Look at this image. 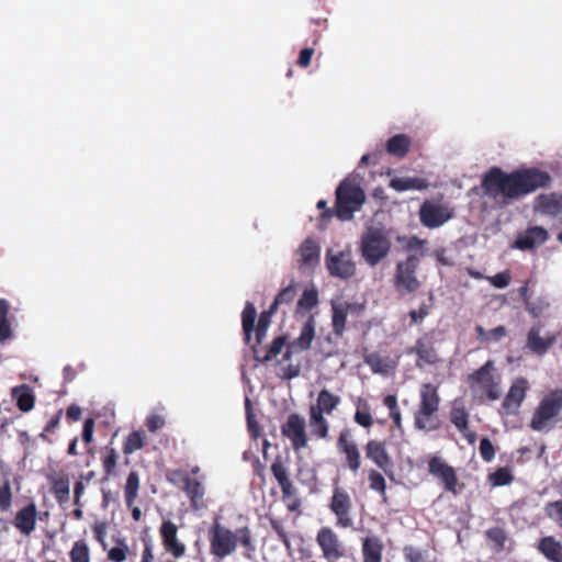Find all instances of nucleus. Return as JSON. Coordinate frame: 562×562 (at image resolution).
<instances>
[{
    "label": "nucleus",
    "mask_w": 562,
    "mask_h": 562,
    "mask_svg": "<svg viewBox=\"0 0 562 562\" xmlns=\"http://www.w3.org/2000/svg\"><path fill=\"white\" fill-rule=\"evenodd\" d=\"M115 543V547L109 550L108 559L112 562H124L127 558L128 546L122 539H116Z\"/></svg>",
    "instance_id": "obj_42"
},
{
    "label": "nucleus",
    "mask_w": 562,
    "mask_h": 562,
    "mask_svg": "<svg viewBox=\"0 0 562 562\" xmlns=\"http://www.w3.org/2000/svg\"><path fill=\"white\" fill-rule=\"evenodd\" d=\"M283 348H284V338L283 337L276 338L273 340L272 345L270 346L268 352L266 353V356L261 359V361L268 362V361L273 360L281 353Z\"/></svg>",
    "instance_id": "obj_48"
},
{
    "label": "nucleus",
    "mask_w": 562,
    "mask_h": 562,
    "mask_svg": "<svg viewBox=\"0 0 562 562\" xmlns=\"http://www.w3.org/2000/svg\"><path fill=\"white\" fill-rule=\"evenodd\" d=\"M139 490V476L136 472H131L125 484L126 505L131 506L137 497Z\"/></svg>",
    "instance_id": "obj_40"
},
{
    "label": "nucleus",
    "mask_w": 562,
    "mask_h": 562,
    "mask_svg": "<svg viewBox=\"0 0 562 562\" xmlns=\"http://www.w3.org/2000/svg\"><path fill=\"white\" fill-rule=\"evenodd\" d=\"M488 537L492 540H494L499 548L504 547L506 537H505V533H504V531L502 529L496 528V529L490 530L488 531Z\"/></svg>",
    "instance_id": "obj_59"
},
{
    "label": "nucleus",
    "mask_w": 562,
    "mask_h": 562,
    "mask_svg": "<svg viewBox=\"0 0 562 562\" xmlns=\"http://www.w3.org/2000/svg\"><path fill=\"white\" fill-rule=\"evenodd\" d=\"M209 539L211 553L218 559L233 554L238 543L236 532L221 525L217 520L209 531Z\"/></svg>",
    "instance_id": "obj_8"
},
{
    "label": "nucleus",
    "mask_w": 562,
    "mask_h": 562,
    "mask_svg": "<svg viewBox=\"0 0 562 562\" xmlns=\"http://www.w3.org/2000/svg\"><path fill=\"white\" fill-rule=\"evenodd\" d=\"M300 269L313 271L321 261V246L315 238H306L297 248Z\"/></svg>",
    "instance_id": "obj_12"
},
{
    "label": "nucleus",
    "mask_w": 562,
    "mask_h": 562,
    "mask_svg": "<svg viewBox=\"0 0 562 562\" xmlns=\"http://www.w3.org/2000/svg\"><path fill=\"white\" fill-rule=\"evenodd\" d=\"M315 337V322L313 316H310L308 319L304 323L300 336L292 341L288 347L302 352L310 348L313 339Z\"/></svg>",
    "instance_id": "obj_26"
},
{
    "label": "nucleus",
    "mask_w": 562,
    "mask_h": 562,
    "mask_svg": "<svg viewBox=\"0 0 562 562\" xmlns=\"http://www.w3.org/2000/svg\"><path fill=\"white\" fill-rule=\"evenodd\" d=\"M414 350L416 351L418 359L422 361H425L427 363H435L438 360L435 350L426 346V344L420 340L417 341L416 346L414 347Z\"/></svg>",
    "instance_id": "obj_44"
},
{
    "label": "nucleus",
    "mask_w": 562,
    "mask_h": 562,
    "mask_svg": "<svg viewBox=\"0 0 562 562\" xmlns=\"http://www.w3.org/2000/svg\"><path fill=\"white\" fill-rule=\"evenodd\" d=\"M429 472L445 484L447 491L456 492L458 483L456 472L441 458L435 457L429 461Z\"/></svg>",
    "instance_id": "obj_17"
},
{
    "label": "nucleus",
    "mask_w": 562,
    "mask_h": 562,
    "mask_svg": "<svg viewBox=\"0 0 562 562\" xmlns=\"http://www.w3.org/2000/svg\"><path fill=\"white\" fill-rule=\"evenodd\" d=\"M71 562H90V550L86 542L76 541L69 552Z\"/></svg>",
    "instance_id": "obj_41"
},
{
    "label": "nucleus",
    "mask_w": 562,
    "mask_h": 562,
    "mask_svg": "<svg viewBox=\"0 0 562 562\" xmlns=\"http://www.w3.org/2000/svg\"><path fill=\"white\" fill-rule=\"evenodd\" d=\"M12 398L22 412H29L34 407L35 398L31 386L22 384L11 390Z\"/></svg>",
    "instance_id": "obj_29"
},
{
    "label": "nucleus",
    "mask_w": 562,
    "mask_h": 562,
    "mask_svg": "<svg viewBox=\"0 0 562 562\" xmlns=\"http://www.w3.org/2000/svg\"><path fill=\"white\" fill-rule=\"evenodd\" d=\"M330 305L333 331L337 336H341L344 334L348 315L356 312L360 313L363 310L361 304L342 299H333Z\"/></svg>",
    "instance_id": "obj_10"
},
{
    "label": "nucleus",
    "mask_w": 562,
    "mask_h": 562,
    "mask_svg": "<svg viewBox=\"0 0 562 562\" xmlns=\"http://www.w3.org/2000/svg\"><path fill=\"white\" fill-rule=\"evenodd\" d=\"M164 425H165V418L159 415H150L146 419V426L151 432H155L158 429L162 428Z\"/></svg>",
    "instance_id": "obj_57"
},
{
    "label": "nucleus",
    "mask_w": 562,
    "mask_h": 562,
    "mask_svg": "<svg viewBox=\"0 0 562 562\" xmlns=\"http://www.w3.org/2000/svg\"><path fill=\"white\" fill-rule=\"evenodd\" d=\"M527 389V380L522 378H518L513 382L503 402V408L506 414L514 415L518 412L519 407L521 406V403L525 400Z\"/></svg>",
    "instance_id": "obj_15"
},
{
    "label": "nucleus",
    "mask_w": 562,
    "mask_h": 562,
    "mask_svg": "<svg viewBox=\"0 0 562 562\" xmlns=\"http://www.w3.org/2000/svg\"><path fill=\"white\" fill-rule=\"evenodd\" d=\"M539 550L549 560L562 562V544L553 537H546L539 543Z\"/></svg>",
    "instance_id": "obj_32"
},
{
    "label": "nucleus",
    "mask_w": 562,
    "mask_h": 562,
    "mask_svg": "<svg viewBox=\"0 0 562 562\" xmlns=\"http://www.w3.org/2000/svg\"><path fill=\"white\" fill-rule=\"evenodd\" d=\"M366 202L361 187L345 179L336 189V215L341 221H350Z\"/></svg>",
    "instance_id": "obj_3"
},
{
    "label": "nucleus",
    "mask_w": 562,
    "mask_h": 562,
    "mask_svg": "<svg viewBox=\"0 0 562 562\" xmlns=\"http://www.w3.org/2000/svg\"><path fill=\"white\" fill-rule=\"evenodd\" d=\"M310 427L312 434L319 438H325L328 434V422L324 415H321L316 412L310 411Z\"/></svg>",
    "instance_id": "obj_38"
},
{
    "label": "nucleus",
    "mask_w": 562,
    "mask_h": 562,
    "mask_svg": "<svg viewBox=\"0 0 562 562\" xmlns=\"http://www.w3.org/2000/svg\"><path fill=\"white\" fill-rule=\"evenodd\" d=\"M468 417L469 415L467 409L458 402H456L451 411V422L463 434L470 443H474L476 440V435L469 430Z\"/></svg>",
    "instance_id": "obj_24"
},
{
    "label": "nucleus",
    "mask_w": 562,
    "mask_h": 562,
    "mask_svg": "<svg viewBox=\"0 0 562 562\" xmlns=\"http://www.w3.org/2000/svg\"><path fill=\"white\" fill-rule=\"evenodd\" d=\"M418 266L419 259L415 255H409L406 259L397 262L394 286L400 294L414 293L419 289L420 281L416 274Z\"/></svg>",
    "instance_id": "obj_6"
},
{
    "label": "nucleus",
    "mask_w": 562,
    "mask_h": 562,
    "mask_svg": "<svg viewBox=\"0 0 562 562\" xmlns=\"http://www.w3.org/2000/svg\"><path fill=\"white\" fill-rule=\"evenodd\" d=\"M37 508L34 503L29 504L16 513L14 526L23 535L30 536L36 526Z\"/></svg>",
    "instance_id": "obj_20"
},
{
    "label": "nucleus",
    "mask_w": 562,
    "mask_h": 562,
    "mask_svg": "<svg viewBox=\"0 0 562 562\" xmlns=\"http://www.w3.org/2000/svg\"><path fill=\"white\" fill-rule=\"evenodd\" d=\"M318 304V291L314 284H310L303 291L300 300L297 301V311H311Z\"/></svg>",
    "instance_id": "obj_37"
},
{
    "label": "nucleus",
    "mask_w": 562,
    "mask_h": 562,
    "mask_svg": "<svg viewBox=\"0 0 562 562\" xmlns=\"http://www.w3.org/2000/svg\"><path fill=\"white\" fill-rule=\"evenodd\" d=\"M340 398L334 395L328 390L324 389L318 393L316 404L311 406V412H316L321 415L331 414L339 405Z\"/></svg>",
    "instance_id": "obj_27"
},
{
    "label": "nucleus",
    "mask_w": 562,
    "mask_h": 562,
    "mask_svg": "<svg viewBox=\"0 0 562 562\" xmlns=\"http://www.w3.org/2000/svg\"><path fill=\"white\" fill-rule=\"evenodd\" d=\"M272 314H268L265 312L261 314L258 325H257V342L260 344L262 339L266 337L269 325H270V316Z\"/></svg>",
    "instance_id": "obj_51"
},
{
    "label": "nucleus",
    "mask_w": 562,
    "mask_h": 562,
    "mask_svg": "<svg viewBox=\"0 0 562 562\" xmlns=\"http://www.w3.org/2000/svg\"><path fill=\"white\" fill-rule=\"evenodd\" d=\"M256 316L257 311L255 306L251 303H247L241 314L243 329L247 341L250 340L251 331L255 326Z\"/></svg>",
    "instance_id": "obj_39"
},
{
    "label": "nucleus",
    "mask_w": 562,
    "mask_h": 562,
    "mask_svg": "<svg viewBox=\"0 0 562 562\" xmlns=\"http://www.w3.org/2000/svg\"><path fill=\"white\" fill-rule=\"evenodd\" d=\"M312 55H313L312 48H305V49L301 50V54H300V57L297 60L299 65L302 67H307L311 63Z\"/></svg>",
    "instance_id": "obj_63"
},
{
    "label": "nucleus",
    "mask_w": 562,
    "mask_h": 562,
    "mask_svg": "<svg viewBox=\"0 0 562 562\" xmlns=\"http://www.w3.org/2000/svg\"><path fill=\"white\" fill-rule=\"evenodd\" d=\"M238 541L250 552L255 551V546L252 543L251 532L248 527L239 528L236 531Z\"/></svg>",
    "instance_id": "obj_52"
},
{
    "label": "nucleus",
    "mask_w": 562,
    "mask_h": 562,
    "mask_svg": "<svg viewBox=\"0 0 562 562\" xmlns=\"http://www.w3.org/2000/svg\"><path fill=\"white\" fill-rule=\"evenodd\" d=\"M555 341L553 335L542 337L539 329H531L528 334L527 345L537 353H544Z\"/></svg>",
    "instance_id": "obj_30"
},
{
    "label": "nucleus",
    "mask_w": 562,
    "mask_h": 562,
    "mask_svg": "<svg viewBox=\"0 0 562 562\" xmlns=\"http://www.w3.org/2000/svg\"><path fill=\"white\" fill-rule=\"evenodd\" d=\"M364 562H381L382 544L376 538H366L362 547Z\"/></svg>",
    "instance_id": "obj_34"
},
{
    "label": "nucleus",
    "mask_w": 562,
    "mask_h": 562,
    "mask_svg": "<svg viewBox=\"0 0 562 562\" xmlns=\"http://www.w3.org/2000/svg\"><path fill=\"white\" fill-rule=\"evenodd\" d=\"M366 456L385 472L392 464L385 445L382 441H369L366 447Z\"/></svg>",
    "instance_id": "obj_21"
},
{
    "label": "nucleus",
    "mask_w": 562,
    "mask_h": 562,
    "mask_svg": "<svg viewBox=\"0 0 562 562\" xmlns=\"http://www.w3.org/2000/svg\"><path fill=\"white\" fill-rule=\"evenodd\" d=\"M412 145L411 138L405 134H396L386 143V151L396 157H404Z\"/></svg>",
    "instance_id": "obj_31"
},
{
    "label": "nucleus",
    "mask_w": 562,
    "mask_h": 562,
    "mask_svg": "<svg viewBox=\"0 0 562 562\" xmlns=\"http://www.w3.org/2000/svg\"><path fill=\"white\" fill-rule=\"evenodd\" d=\"M325 263L329 274L339 279H349L353 277L357 271V263L349 248L327 249Z\"/></svg>",
    "instance_id": "obj_7"
},
{
    "label": "nucleus",
    "mask_w": 562,
    "mask_h": 562,
    "mask_svg": "<svg viewBox=\"0 0 562 562\" xmlns=\"http://www.w3.org/2000/svg\"><path fill=\"white\" fill-rule=\"evenodd\" d=\"M428 181L418 177H394L390 181V188L397 192L420 191L427 189Z\"/></svg>",
    "instance_id": "obj_23"
},
{
    "label": "nucleus",
    "mask_w": 562,
    "mask_h": 562,
    "mask_svg": "<svg viewBox=\"0 0 562 562\" xmlns=\"http://www.w3.org/2000/svg\"><path fill=\"white\" fill-rule=\"evenodd\" d=\"M369 482H370V488L373 491L379 492L383 498L385 499V490L386 484L384 477L376 471H371L369 473Z\"/></svg>",
    "instance_id": "obj_45"
},
{
    "label": "nucleus",
    "mask_w": 562,
    "mask_h": 562,
    "mask_svg": "<svg viewBox=\"0 0 562 562\" xmlns=\"http://www.w3.org/2000/svg\"><path fill=\"white\" fill-rule=\"evenodd\" d=\"M419 395V408L423 409L424 413L428 412L437 414L440 404V397L437 387L431 383H426L422 385Z\"/></svg>",
    "instance_id": "obj_22"
},
{
    "label": "nucleus",
    "mask_w": 562,
    "mask_h": 562,
    "mask_svg": "<svg viewBox=\"0 0 562 562\" xmlns=\"http://www.w3.org/2000/svg\"><path fill=\"white\" fill-rule=\"evenodd\" d=\"M562 409V390L552 391L544 396L531 418L530 427L535 431L549 430Z\"/></svg>",
    "instance_id": "obj_4"
},
{
    "label": "nucleus",
    "mask_w": 562,
    "mask_h": 562,
    "mask_svg": "<svg viewBox=\"0 0 562 562\" xmlns=\"http://www.w3.org/2000/svg\"><path fill=\"white\" fill-rule=\"evenodd\" d=\"M330 508L336 515L337 524L340 527L348 528L352 525V519L349 515L351 509V499L345 490L338 486L334 488Z\"/></svg>",
    "instance_id": "obj_11"
},
{
    "label": "nucleus",
    "mask_w": 562,
    "mask_h": 562,
    "mask_svg": "<svg viewBox=\"0 0 562 562\" xmlns=\"http://www.w3.org/2000/svg\"><path fill=\"white\" fill-rule=\"evenodd\" d=\"M93 438V420L87 419L83 424L82 439L86 442H91Z\"/></svg>",
    "instance_id": "obj_61"
},
{
    "label": "nucleus",
    "mask_w": 562,
    "mask_h": 562,
    "mask_svg": "<svg viewBox=\"0 0 562 562\" xmlns=\"http://www.w3.org/2000/svg\"><path fill=\"white\" fill-rule=\"evenodd\" d=\"M392 241L389 231L383 227L370 226L360 240V252L370 267L384 260L391 250Z\"/></svg>",
    "instance_id": "obj_2"
},
{
    "label": "nucleus",
    "mask_w": 562,
    "mask_h": 562,
    "mask_svg": "<svg viewBox=\"0 0 562 562\" xmlns=\"http://www.w3.org/2000/svg\"><path fill=\"white\" fill-rule=\"evenodd\" d=\"M12 504V493L9 482L0 487V508L2 510H9Z\"/></svg>",
    "instance_id": "obj_53"
},
{
    "label": "nucleus",
    "mask_w": 562,
    "mask_h": 562,
    "mask_svg": "<svg viewBox=\"0 0 562 562\" xmlns=\"http://www.w3.org/2000/svg\"><path fill=\"white\" fill-rule=\"evenodd\" d=\"M299 351L286 347L282 355V358L278 360L280 367L279 375L285 380H292L300 374L301 371V359L299 358Z\"/></svg>",
    "instance_id": "obj_18"
},
{
    "label": "nucleus",
    "mask_w": 562,
    "mask_h": 562,
    "mask_svg": "<svg viewBox=\"0 0 562 562\" xmlns=\"http://www.w3.org/2000/svg\"><path fill=\"white\" fill-rule=\"evenodd\" d=\"M282 434L291 440L295 450L304 448L307 443L305 420L296 414L288 417L286 423L282 427Z\"/></svg>",
    "instance_id": "obj_13"
},
{
    "label": "nucleus",
    "mask_w": 562,
    "mask_h": 562,
    "mask_svg": "<svg viewBox=\"0 0 562 562\" xmlns=\"http://www.w3.org/2000/svg\"><path fill=\"white\" fill-rule=\"evenodd\" d=\"M296 296V286L294 282H291L285 286L274 299V302L270 306L268 314H274L277 308L281 305H289L293 302Z\"/></svg>",
    "instance_id": "obj_36"
},
{
    "label": "nucleus",
    "mask_w": 562,
    "mask_h": 562,
    "mask_svg": "<svg viewBox=\"0 0 562 562\" xmlns=\"http://www.w3.org/2000/svg\"><path fill=\"white\" fill-rule=\"evenodd\" d=\"M480 453L481 457L490 462L494 458V447L492 442L487 438H483L480 443Z\"/></svg>",
    "instance_id": "obj_55"
},
{
    "label": "nucleus",
    "mask_w": 562,
    "mask_h": 562,
    "mask_svg": "<svg viewBox=\"0 0 562 562\" xmlns=\"http://www.w3.org/2000/svg\"><path fill=\"white\" fill-rule=\"evenodd\" d=\"M536 209L550 215H562V195H540L536 202Z\"/></svg>",
    "instance_id": "obj_28"
},
{
    "label": "nucleus",
    "mask_w": 562,
    "mask_h": 562,
    "mask_svg": "<svg viewBox=\"0 0 562 562\" xmlns=\"http://www.w3.org/2000/svg\"><path fill=\"white\" fill-rule=\"evenodd\" d=\"M420 222L428 228H436L443 225L452 217V210L436 201H426L419 210Z\"/></svg>",
    "instance_id": "obj_9"
},
{
    "label": "nucleus",
    "mask_w": 562,
    "mask_h": 562,
    "mask_svg": "<svg viewBox=\"0 0 562 562\" xmlns=\"http://www.w3.org/2000/svg\"><path fill=\"white\" fill-rule=\"evenodd\" d=\"M355 420L362 427H369L372 424V417L369 413L357 411L355 414Z\"/></svg>",
    "instance_id": "obj_60"
},
{
    "label": "nucleus",
    "mask_w": 562,
    "mask_h": 562,
    "mask_svg": "<svg viewBox=\"0 0 562 562\" xmlns=\"http://www.w3.org/2000/svg\"><path fill=\"white\" fill-rule=\"evenodd\" d=\"M404 554L408 562H428L424 552L412 547L405 548Z\"/></svg>",
    "instance_id": "obj_56"
},
{
    "label": "nucleus",
    "mask_w": 562,
    "mask_h": 562,
    "mask_svg": "<svg viewBox=\"0 0 562 562\" xmlns=\"http://www.w3.org/2000/svg\"><path fill=\"white\" fill-rule=\"evenodd\" d=\"M317 542L328 561L334 562L342 557L340 542L331 529L323 528L317 535Z\"/></svg>",
    "instance_id": "obj_16"
},
{
    "label": "nucleus",
    "mask_w": 562,
    "mask_h": 562,
    "mask_svg": "<svg viewBox=\"0 0 562 562\" xmlns=\"http://www.w3.org/2000/svg\"><path fill=\"white\" fill-rule=\"evenodd\" d=\"M183 483L186 494L191 499L192 508L194 510L204 508L205 504L203 497L205 494V488L202 483L191 477H184Z\"/></svg>",
    "instance_id": "obj_25"
},
{
    "label": "nucleus",
    "mask_w": 562,
    "mask_h": 562,
    "mask_svg": "<svg viewBox=\"0 0 562 562\" xmlns=\"http://www.w3.org/2000/svg\"><path fill=\"white\" fill-rule=\"evenodd\" d=\"M548 231L541 226H532L518 234L513 248L519 250H532L547 241Z\"/></svg>",
    "instance_id": "obj_14"
},
{
    "label": "nucleus",
    "mask_w": 562,
    "mask_h": 562,
    "mask_svg": "<svg viewBox=\"0 0 562 562\" xmlns=\"http://www.w3.org/2000/svg\"><path fill=\"white\" fill-rule=\"evenodd\" d=\"M271 471H272L276 480L278 481L280 487L289 486V481L290 480L288 477V472H286L285 468L282 465L281 462L276 461L271 465Z\"/></svg>",
    "instance_id": "obj_46"
},
{
    "label": "nucleus",
    "mask_w": 562,
    "mask_h": 562,
    "mask_svg": "<svg viewBox=\"0 0 562 562\" xmlns=\"http://www.w3.org/2000/svg\"><path fill=\"white\" fill-rule=\"evenodd\" d=\"M339 446L346 453L349 468L355 472L358 471V469L360 468V453L358 451L357 446L347 440V434H341L339 438Z\"/></svg>",
    "instance_id": "obj_33"
},
{
    "label": "nucleus",
    "mask_w": 562,
    "mask_h": 562,
    "mask_svg": "<svg viewBox=\"0 0 562 562\" xmlns=\"http://www.w3.org/2000/svg\"><path fill=\"white\" fill-rule=\"evenodd\" d=\"M53 490L56 495V498L59 502L66 501L69 496L70 488H69V483L67 480H63V479L56 480L54 482Z\"/></svg>",
    "instance_id": "obj_50"
},
{
    "label": "nucleus",
    "mask_w": 562,
    "mask_h": 562,
    "mask_svg": "<svg viewBox=\"0 0 562 562\" xmlns=\"http://www.w3.org/2000/svg\"><path fill=\"white\" fill-rule=\"evenodd\" d=\"M490 481L494 486H503L512 482V475L507 469H499L490 475Z\"/></svg>",
    "instance_id": "obj_47"
},
{
    "label": "nucleus",
    "mask_w": 562,
    "mask_h": 562,
    "mask_svg": "<svg viewBox=\"0 0 562 562\" xmlns=\"http://www.w3.org/2000/svg\"><path fill=\"white\" fill-rule=\"evenodd\" d=\"M144 446V438L139 431H133L126 438L123 451L125 454H132L142 449Z\"/></svg>",
    "instance_id": "obj_43"
},
{
    "label": "nucleus",
    "mask_w": 562,
    "mask_h": 562,
    "mask_svg": "<svg viewBox=\"0 0 562 562\" xmlns=\"http://www.w3.org/2000/svg\"><path fill=\"white\" fill-rule=\"evenodd\" d=\"M415 426L419 430L432 431L439 427V419L436 413H424L423 409L419 408L415 415Z\"/></svg>",
    "instance_id": "obj_35"
},
{
    "label": "nucleus",
    "mask_w": 562,
    "mask_h": 562,
    "mask_svg": "<svg viewBox=\"0 0 562 562\" xmlns=\"http://www.w3.org/2000/svg\"><path fill=\"white\" fill-rule=\"evenodd\" d=\"M547 515L562 527V501L550 503L546 507Z\"/></svg>",
    "instance_id": "obj_49"
},
{
    "label": "nucleus",
    "mask_w": 562,
    "mask_h": 562,
    "mask_svg": "<svg viewBox=\"0 0 562 562\" xmlns=\"http://www.w3.org/2000/svg\"><path fill=\"white\" fill-rule=\"evenodd\" d=\"M499 382L493 361H487L470 376L471 390L479 398L486 396L492 401L497 400L501 395Z\"/></svg>",
    "instance_id": "obj_5"
},
{
    "label": "nucleus",
    "mask_w": 562,
    "mask_h": 562,
    "mask_svg": "<svg viewBox=\"0 0 562 562\" xmlns=\"http://www.w3.org/2000/svg\"><path fill=\"white\" fill-rule=\"evenodd\" d=\"M506 336V328L504 326H498L488 331L490 341H498L503 337Z\"/></svg>",
    "instance_id": "obj_64"
},
{
    "label": "nucleus",
    "mask_w": 562,
    "mask_h": 562,
    "mask_svg": "<svg viewBox=\"0 0 562 562\" xmlns=\"http://www.w3.org/2000/svg\"><path fill=\"white\" fill-rule=\"evenodd\" d=\"M93 532L95 535V538L99 542H101V544L103 546V548L106 547L105 544V536H106V525L105 522H97L94 526H93Z\"/></svg>",
    "instance_id": "obj_58"
},
{
    "label": "nucleus",
    "mask_w": 562,
    "mask_h": 562,
    "mask_svg": "<svg viewBox=\"0 0 562 562\" xmlns=\"http://www.w3.org/2000/svg\"><path fill=\"white\" fill-rule=\"evenodd\" d=\"M487 280L497 289L506 288L510 282V274L508 272H499L495 276L488 277Z\"/></svg>",
    "instance_id": "obj_54"
},
{
    "label": "nucleus",
    "mask_w": 562,
    "mask_h": 562,
    "mask_svg": "<svg viewBox=\"0 0 562 562\" xmlns=\"http://www.w3.org/2000/svg\"><path fill=\"white\" fill-rule=\"evenodd\" d=\"M549 181V175L536 168L510 173H506L499 168H492L483 176L481 187L484 195L499 205H507L512 201L544 187Z\"/></svg>",
    "instance_id": "obj_1"
},
{
    "label": "nucleus",
    "mask_w": 562,
    "mask_h": 562,
    "mask_svg": "<svg viewBox=\"0 0 562 562\" xmlns=\"http://www.w3.org/2000/svg\"><path fill=\"white\" fill-rule=\"evenodd\" d=\"M11 336V324L9 319L0 321V341L9 339Z\"/></svg>",
    "instance_id": "obj_62"
},
{
    "label": "nucleus",
    "mask_w": 562,
    "mask_h": 562,
    "mask_svg": "<svg viewBox=\"0 0 562 562\" xmlns=\"http://www.w3.org/2000/svg\"><path fill=\"white\" fill-rule=\"evenodd\" d=\"M178 528L172 521H165L160 527V533L166 549L176 558L184 554L186 547L177 539Z\"/></svg>",
    "instance_id": "obj_19"
}]
</instances>
